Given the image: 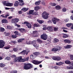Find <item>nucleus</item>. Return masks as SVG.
Segmentation results:
<instances>
[{
  "label": "nucleus",
  "instance_id": "1",
  "mask_svg": "<svg viewBox=\"0 0 73 73\" xmlns=\"http://www.w3.org/2000/svg\"><path fill=\"white\" fill-rule=\"evenodd\" d=\"M24 65V68L25 70H28L32 68V65L30 63L25 64Z\"/></svg>",
  "mask_w": 73,
  "mask_h": 73
},
{
  "label": "nucleus",
  "instance_id": "2",
  "mask_svg": "<svg viewBox=\"0 0 73 73\" xmlns=\"http://www.w3.org/2000/svg\"><path fill=\"white\" fill-rule=\"evenodd\" d=\"M49 15V13H47L46 11H44L42 14V17L44 19H48Z\"/></svg>",
  "mask_w": 73,
  "mask_h": 73
},
{
  "label": "nucleus",
  "instance_id": "3",
  "mask_svg": "<svg viewBox=\"0 0 73 73\" xmlns=\"http://www.w3.org/2000/svg\"><path fill=\"white\" fill-rule=\"evenodd\" d=\"M23 59L22 58L21 56L17 57L15 58L14 62H22Z\"/></svg>",
  "mask_w": 73,
  "mask_h": 73
},
{
  "label": "nucleus",
  "instance_id": "4",
  "mask_svg": "<svg viewBox=\"0 0 73 73\" xmlns=\"http://www.w3.org/2000/svg\"><path fill=\"white\" fill-rule=\"evenodd\" d=\"M2 3L4 5H6L8 7H12L13 5V3H7V2L6 1H2Z\"/></svg>",
  "mask_w": 73,
  "mask_h": 73
},
{
  "label": "nucleus",
  "instance_id": "5",
  "mask_svg": "<svg viewBox=\"0 0 73 73\" xmlns=\"http://www.w3.org/2000/svg\"><path fill=\"white\" fill-rule=\"evenodd\" d=\"M41 38L43 39L44 40H46L48 38V35L44 33L40 36Z\"/></svg>",
  "mask_w": 73,
  "mask_h": 73
},
{
  "label": "nucleus",
  "instance_id": "6",
  "mask_svg": "<svg viewBox=\"0 0 73 73\" xmlns=\"http://www.w3.org/2000/svg\"><path fill=\"white\" fill-rule=\"evenodd\" d=\"M52 20L54 24H56V22L59 21L60 19L56 18V17H53L52 18Z\"/></svg>",
  "mask_w": 73,
  "mask_h": 73
},
{
  "label": "nucleus",
  "instance_id": "7",
  "mask_svg": "<svg viewBox=\"0 0 73 73\" xmlns=\"http://www.w3.org/2000/svg\"><path fill=\"white\" fill-rule=\"evenodd\" d=\"M5 42L3 40H0V48H2L4 46Z\"/></svg>",
  "mask_w": 73,
  "mask_h": 73
},
{
  "label": "nucleus",
  "instance_id": "8",
  "mask_svg": "<svg viewBox=\"0 0 73 73\" xmlns=\"http://www.w3.org/2000/svg\"><path fill=\"white\" fill-rule=\"evenodd\" d=\"M24 24H26V25L27 27L28 28L30 29L32 28V25L28 22L25 21Z\"/></svg>",
  "mask_w": 73,
  "mask_h": 73
},
{
  "label": "nucleus",
  "instance_id": "9",
  "mask_svg": "<svg viewBox=\"0 0 73 73\" xmlns=\"http://www.w3.org/2000/svg\"><path fill=\"white\" fill-rule=\"evenodd\" d=\"M54 60H56V61H60L61 60V57L58 56H54L52 58Z\"/></svg>",
  "mask_w": 73,
  "mask_h": 73
},
{
  "label": "nucleus",
  "instance_id": "10",
  "mask_svg": "<svg viewBox=\"0 0 73 73\" xmlns=\"http://www.w3.org/2000/svg\"><path fill=\"white\" fill-rule=\"evenodd\" d=\"M29 52L30 51L29 50H27H27H23L21 52V53L22 54H24V55H25V54H26V55H27Z\"/></svg>",
  "mask_w": 73,
  "mask_h": 73
},
{
  "label": "nucleus",
  "instance_id": "11",
  "mask_svg": "<svg viewBox=\"0 0 73 73\" xmlns=\"http://www.w3.org/2000/svg\"><path fill=\"white\" fill-rule=\"evenodd\" d=\"M33 41H34L33 43H32V45H33V46L35 47V48H38V47H39V45L38 44L37 45L36 44V40H35Z\"/></svg>",
  "mask_w": 73,
  "mask_h": 73
},
{
  "label": "nucleus",
  "instance_id": "12",
  "mask_svg": "<svg viewBox=\"0 0 73 73\" xmlns=\"http://www.w3.org/2000/svg\"><path fill=\"white\" fill-rule=\"evenodd\" d=\"M12 23H17L19 21V19L17 18H15V19H12Z\"/></svg>",
  "mask_w": 73,
  "mask_h": 73
},
{
  "label": "nucleus",
  "instance_id": "13",
  "mask_svg": "<svg viewBox=\"0 0 73 73\" xmlns=\"http://www.w3.org/2000/svg\"><path fill=\"white\" fill-rule=\"evenodd\" d=\"M33 63L35 64V65H38L40 63H41L42 62V61H37L36 60H34L32 62Z\"/></svg>",
  "mask_w": 73,
  "mask_h": 73
},
{
  "label": "nucleus",
  "instance_id": "14",
  "mask_svg": "<svg viewBox=\"0 0 73 73\" xmlns=\"http://www.w3.org/2000/svg\"><path fill=\"white\" fill-rule=\"evenodd\" d=\"M1 23L4 24H7L8 21L5 19H3L2 20Z\"/></svg>",
  "mask_w": 73,
  "mask_h": 73
},
{
  "label": "nucleus",
  "instance_id": "15",
  "mask_svg": "<svg viewBox=\"0 0 73 73\" xmlns=\"http://www.w3.org/2000/svg\"><path fill=\"white\" fill-rule=\"evenodd\" d=\"M47 29H48V31H49V32H53V28L50 27H48L47 28Z\"/></svg>",
  "mask_w": 73,
  "mask_h": 73
},
{
  "label": "nucleus",
  "instance_id": "16",
  "mask_svg": "<svg viewBox=\"0 0 73 73\" xmlns=\"http://www.w3.org/2000/svg\"><path fill=\"white\" fill-rule=\"evenodd\" d=\"M65 63L67 64H70L69 66H71V62L69 60H66L65 61Z\"/></svg>",
  "mask_w": 73,
  "mask_h": 73
},
{
  "label": "nucleus",
  "instance_id": "17",
  "mask_svg": "<svg viewBox=\"0 0 73 73\" xmlns=\"http://www.w3.org/2000/svg\"><path fill=\"white\" fill-rule=\"evenodd\" d=\"M41 3V1H38L35 2V5H39L40 4V3Z\"/></svg>",
  "mask_w": 73,
  "mask_h": 73
},
{
  "label": "nucleus",
  "instance_id": "18",
  "mask_svg": "<svg viewBox=\"0 0 73 73\" xmlns=\"http://www.w3.org/2000/svg\"><path fill=\"white\" fill-rule=\"evenodd\" d=\"M64 41L66 43H68V44H70L71 42V41L70 40L68 39L64 40Z\"/></svg>",
  "mask_w": 73,
  "mask_h": 73
},
{
  "label": "nucleus",
  "instance_id": "19",
  "mask_svg": "<svg viewBox=\"0 0 73 73\" xmlns=\"http://www.w3.org/2000/svg\"><path fill=\"white\" fill-rule=\"evenodd\" d=\"M62 35H63V38H66L67 37H69V35L68 34L63 33L62 34Z\"/></svg>",
  "mask_w": 73,
  "mask_h": 73
},
{
  "label": "nucleus",
  "instance_id": "20",
  "mask_svg": "<svg viewBox=\"0 0 73 73\" xmlns=\"http://www.w3.org/2000/svg\"><path fill=\"white\" fill-rule=\"evenodd\" d=\"M63 64H64V63L63 62H59L56 63V65H58V66H60V65H62Z\"/></svg>",
  "mask_w": 73,
  "mask_h": 73
},
{
  "label": "nucleus",
  "instance_id": "21",
  "mask_svg": "<svg viewBox=\"0 0 73 73\" xmlns=\"http://www.w3.org/2000/svg\"><path fill=\"white\" fill-rule=\"evenodd\" d=\"M37 33V31H34L33 32V35L34 36H36V35Z\"/></svg>",
  "mask_w": 73,
  "mask_h": 73
},
{
  "label": "nucleus",
  "instance_id": "22",
  "mask_svg": "<svg viewBox=\"0 0 73 73\" xmlns=\"http://www.w3.org/2000/svg\"><path fill=\"white\" fill-rule=\"evenodd\" d=\"M34 41H27L26 42V44H28V45H30V44H33V43H34Z\"/></svg>",
  "mask_w": 73,
  "mask_h": 73
},
{
  "label": "nucleus",
  "instance_id": "23",
  "mask_svg": "<svg viewBox=\"0 0 73 73\" xmlns=\"http://www.w3.org/2000/svg\"><path fill=\"white\" fill-rule=\"evenodd\" d=\"M28 9H29L28 8H25L22 9L21 10V11H23L24 12H26V11H28Z\"/></svg>",
  "mask_w": 73,
  "mask_h": 73
},
{
  "label": "nucleus",
  "instance_id": "24",
  "mask_svg": "<svg viewBox=\"0 0 73 73\" xmlns=\"http://www.w3.org/2000/svg\"><path fill=\"white\" fill-rule=\"evenodd\" d=\"M55 8L57 10H60L61 9V7L59 5H56L55 7Z\"/></svg>",
  "mask_w": 73,
  "mask_h": 73
},
{
  "label": "nucleus",
  "instance_id": "25",
  "mask_svg": "<svg viewBox=\"0 0 73 73\" xmlns=\"http://www.w3.org/2000/svg\"><path fill=\"white\" fill-rule=\"evenodd\" d=\"M23 60L22 62H25V61H28L29 60V57H27L26 58H25L24 59H22Z\"/></svg>",
  "mask_w": 73,
  "mask_h": 73
},
{
  "label": "nucleus",
  "instance_id": "26",
  "mask_svg": "<svg viewBox=\"0 0 73 73\" xmlns=\"http://www.w3.org/2000/svg\"><path fill=\"white\" fill-rule=\"evenodd\" d=\"M71 47H72V45H67L66 47H65V48L66 49H70Z\"/></svg>",
  "mask_w": 73,
  "mask_h": 73
},
{
  "label": "nucleus",
  "instance_id": "27",
  "mask_svg": "<svg viewBox=\"0 0 73 73\" xmlns=\"http://www.w3.org/2000/svg\"><path fill=\"white\" fill-rule=\"evenodd\" d=\"M34 12V10H31L29 11V15H34V13H33V12Z\"/></svg>",
  "mask_w": 73,
  "mask_h": 73
},
{
  "label": "nucleus",
  "instance_id": "28",
  "mask_svg": "<svg viewBox=\"0 0 73 73\" xmlns=\"http://www.w3.org/2000/svg\"><path fill=\"white\" fill-rule=\"evenodd\" d=\"M34 54L35 56H39V55H40V53L38 52H34Z\"/></svg>",
  "mask_w": 73,
  "mask_h": 73
},
{
  "label": "nucleus",
  "instance_id": "29",
  "mask_svg": "<svg viewBox=\"0 0 73 73\" xmlns=\"http://www.w3.org/2000/svg\"><path fill=\"white\" fill-rule=\"evenodd\" d=\"M17 29L18 30H19L21 32H23V31H25V29L23 28H21L20 29Z\"/></svg>",
  "mask_w": 73,
  "mask_h": 73
},
{
  "label": "nucleus",
  "instance_id": "30",
  "mask_svg": "<svg viewBox=\"0 0 73 73\" xmlns=\"http://www.w3.org/2000/svg\"><path fill=\"white\" fill-rule=\"evenodd\" d=\"M37 21L40 24H42V23H43L44 22L43 20H37Z\"/></svg>",
  "mask_w": 73,
  "mask_h": 73
},
{
  "label": "nucleus",
  "instance_id": "31",
  "mask_svg": "<svg viewBox=\"0 0 73 73\" xmlns=\"http://www.w3.org/2000/svg\"><path fill=\"white\" fill-rule=\"evenodd\" d=\"M18 4H19V1H17L15 2L14 5L15 6V7H17V6L18 5Z\"/></svg>",
  "mask_w": 73,
  "mask_h": 73
},
{
  "label": "nucleus",
  "instance_id": "32",
  "mask_svg": "<svg viewBox=\"0 0 73 73\" xmlns=\"http://www.w3.org/2000/svg\"><path fill=\"white\" fill-rule=\"evenodd\" d=\"M37 42L39 43L40 44H41L42 43V41L40 39H38L37 40Z\"/></svg>",
  "mask_w": 73,
  "mask_h": 73
},
{
  "label": "nucleus",
  "instance_id": "33",
  "mask_svg": "<svg viewBox=\"0 0 73 73\" xmlns=\"http://www.w3.org/2000/svg\"><path fill=\"white\" fill-rule=\"evenodd\" d=\"M56 49L58 50H60V49H62V47L59 46H57L56 47Z\"/></svg>",
  "mask_w": 73,
  "mask_h": 73
},
{
  "label": "nucleus",
  "instance_id": "34",
  "mask_svg": "<svg viewBox=\"0 0 73 73\" xmlns=\"http://www.w3.org/2000/svg\"><path fill=\"white\" fill-rule=\"evenodd\" d=\"M5 66V65L3 63H0V67L1 68H3Z\"/></svg>",
  "mask_w": 73,
  "mask_h": 73
},
{
  "label": "nucleus",
  "instance_id": "35",
  "mask_svg": "<svg viewBox=\"0 0 73 73\" xmlns=\"http://www.w3.org/2000/svg\"><path fill=\"white\" fill-rule=\"evenodd\" d=\"M57 48H53L52 50V52H53V51H55V52H56V51H57Z\"/></svg>",
  "mask_w": 73,
  "mask_h": 73
},
{
  "label": "nucleus",
  "instance_id": "36",
  "mask_svg": "<svg viewBox=\"0 0 73 73\" xmlns=\"http://www.w3.org/2000/svg\"><path fill=\"white\" fill-rule=\"evenodd\" d=\"M23 40H24V39L21 38V39H19L18 40V42H22V41H23Z\"/></svg>",
  "mask_w": 73,
  "mask_h": 73
},
{
  "label": "nucleus",
  "instance_id": "37",
  "mask_svg": "<svg viewBox=\"0 0 73 73\" xmlns=\"http://www.w3.org/2000/svg\"><path fill=\"white\" fill-rule=\"evenodd\" d=\"M14 33L15 34V35L16 36H17V35H19V32L17 31H15L14 32Z\"/></svg>",
  "mask_w": 73,
  "mask_h": 73
},
{
  "label": "nucleus",
  "instance_id": "38",
  "mask_svg": "<svg viewBox=\"0 0 73 73\" xmlns=\"http://www.w3.org/2000/svg\"><path fill=\"white\" fill-rule=\"evenodd\" d=\"M19 5H21V6H23L24 4V3L23 2H19Z\"/></svg>",
  "mask_w": 73,
  "mask_h": 73
},
{
  "label": "nucleus",
  "instance_id": "39",
  "mask_svg": "<svg viewBox=\"0 0 73 73\" xmlns=\"http://www.w3.org/2000/svg\"><path fill=\"white\" fill-rule=\"evenodd\" d=\"M34 26L35 27H38L40 26V25H39V24H38L37 23V24H35L34 25Z\"/></svg>",
  "mask_w": 73,
  "mask_h": 73
},
{
  "label": "nucleus",
  "instance_id": "40",
  "mask_svg": "<svg viewBox=\"0 0 73 73\" xmlns=\"http://www.w3.org/2000/svg\"><path fill=\"white\" fill-rule=\"evenodd\" d=\"M4 31H5V29L3 27H1V32H4Z\"/></svg>",
  "mask_w": 73,
  "mask_h": 73
},
{
  "label": "nucleus",
  "instance_id": "41",
  "mask_svg": "<svg viewBox=\"0 0 73 73\" xmlns=\"http://www.w3.org/2000/svg\"><path fill=\"white\" fill-rule=\"evenodd\" d=\"M4 33L6 36H9V33H7L6 32H4Z\"/></svg>",
  "mask_w": 73,
  "mask_h": 73
},
{
  "label": "nucleus",
  "instance_id": "42",
  "mask_svg": "<svg viewBox=\"0 0 73 73\" xmlns=\"http://www.w3.org/2000/svg\"><path fill=\"white\" fill-rule=\"evenodd\" d=\"M72 25V23H68L66 24V26L68 27H69L70 26H71Z\"/></svg>",
  "mask_w": 73,
  "mask_h": 73
},
{
  "label": "nucleus",
  "instance_id": "43",
  "mask_svg": "<svg viewBox=\"0 0 73 73\" xmlns=\"http://www.w3.org/2000/svg\"><path fill=\"white\" fill-rule=\"evenodd\" d=\"M39 9V7L37 6L35 8V11H38Z\"/></svg>",
  "mask_w": 73,
  "mask_h": 73
},
{
  "label": "nucleus",
  "instance_id": "44",
  "mask_svg": "<svg viewBox=\"0 0 73 73\" xmlns=\"http://www.w3.org/2000/svg\"><path fill=\"white\" fill-rule=\"evenodd\" d=\"M11 42H12V43H13V44H15L17 43V42L15 40H12L11 41Z\"/></svg>",
  "mask_w": 73,
  "mask_h": 73
},
{
  "label": "nucleus",
  "instance_id": "45",
  "mask_svg": "<svg viewBox=\"0 0 73 73\" xmlns=\"http://www.w3.org/2000/svg\"><path fill=\"white\" fill-rule=\"evenodd\" d=\"M62 11L63 12H65L66 11V9L65 8H64L62 9Z\"/></svg>",
  "mask_w": 73,
  "mask_h": 73
},
{
  "label": "nucleus",
  "instance_id": "46",
  "mask_svg": "<svg viewBox=\"0 0 73 73\" xmlns=\"http://www.w3.org/2000/svg\"><path fill=\"white\" fill-rule=\"evenodd\" d=\"M70 57L71 60H73V55H70Z\"/></svg>",
  "mask_w": 73,
  "mask_h": 73
},
{
  "label": "nucleus",
  "instance_id": "47",
  "mask_svg": "<svg viewBox=\"0 0 73 73\" xmlns=\"http://www.w3.org/2000/svg\"><path fill=\"white\" fill-rule=\"evenodd\" d=\"M59 41V40H58V39L56 38H55L54 39V42H58Z\"/></svg>",
  "mask_w": 73,
  "mask_h": 73
},
{
  "label": "nucleus",
  "instance_id": "48",
  "mask_svg": "<svg viewBox=\"0 0 73 73\" xmlns=\"http://www.w3.org/2000/svg\"><path fill=\"white\" fill-rule=\"evenodd\" d=\"M13 50L14 52H17V51L18 50V49H17V48H13Z\"/></svg>",
  "mask_w": 73,
  "mask_h": 73
},
{
  "label": "nucleus",
  "instance_id": "49",
  "mask_svg": "<svg viewBox=\"0 0 73 73\" xmlns=\"http://www.w3.org/2000/svg\"><path fill=\"white\" fill-rule=\"evenodd\" d=\"M51 5L53 7H54L56 5V4L55 3H51Z\"/></svg>",
  "mask_w": 73,
  "mask_h": 73
},
{
  "label": "nucleus",
  "instance_id": "50",
  "mask_svg": "<svg viewBox=\"0 0 73 73\" xmlns=\"http://www.w3.org/2000/svg\"><path fill=\"white\" fill-rule=\"evenodd\" d=\"M54 31H58V27H54Z\"/></svg>",
  "mask_w": 73,
  "mask_h": 73
},
{
  "label": "nucleus",
  "instance_id": "51",
  "mask_svg": "<svg viewBox=\"0 0 73 73\" xmlns=\"http://www.w3.org/2000/svg\"><path fill=\"white\" fill-rule=\"evenodd\" d=\"M5 60H11V58L9 57H7L5 58Z\"/></svg>",
  "mask_w": 73,
  "mask_h": 73
},
{
  "label": "nucleus",
  "instance_id": "52",
  "mask_svg": "<svg viewBox=\"0 0 73 73\" xmlns=\"http://www.w3.org/2000/svg\"><path fill=\"white\" fill-rule=\"evenodd\" d=\"M7 28L8 29H11L12 28L11 27L9 26H7Z\"/></svg>",
  "mask_w": 73,
  "mask_h": 73
},
{
  "label": "nucleus",
  "instance_id": "53",
  "mask_svg": "<svg viewBox=\"0 0 73 73\" xmlns=\"http://www.w3.org/2000/svg\"><path fill=\"white\" fill-rule=\"evenodd\" d=\"M10 9H11V11L12 12H13L14 11V10L15 9V8L13 7H12L10 8Z\"/></svg>",
  "mask_w": 73,
  "mask_h": 73
},
{
  "label": "nucleus",
  "instance_id": "54",
  "mask_svg": "<svg viewBox=\"0 0 73 73\" xmlns=\"http://www.w3.org/2000/svg\"><path fill=\"white\" fill-rule=\"evenodd\" d=\"M12 37L13 38H16V37H17V36L15 35H12Z\"/></svg>",
  "mask_w": 73,
  "mask_h": 73
},
{
  "label": "nucleus",
  "instance_id": "55",
  "mask_svg": "<svg viewBox=\"0 0 73 73\" xmlns=\"http://www.w3.org/2000/svg\"><path fill=\"white\" fill-rule=\"evenodd\" d=\"M10 48V47L9 46H7L4 48V49H9Z\"/></svg>",
  "mask_w": 73,
  "mask_h": 73
},
{
  "label": "nucleus",
  "instance_id": "56",
  "mask_svg": "<svg viewBox=\"0 0 73 73\" xmlns=\"http://www.w3.org/2000/svg\"><path fill=\"white\" fill-rule=\"evenodd\" d=\"M45 3H46V2L45 1H43L42 3V4L44 5H45Z\"/></svg>",
  "mask_w": 73,
  "mask_h": 73
},
{
  "label": "nucleus",
  "instance_id": "57",
  "mask_svg": "<svg viewBox=\"0 0 73 73\" xmlns=\"http://www.w3.org/2000/svg\"><path fill=\"white\" fill-rule=\"evenodd\" d=\"M54 68L55 69H58V68H59V67L57 66H54Z\"/></svg>",
  "mask_w": 73,
  "mask_h": 73
},
{
  "label": "nucleus",
  "instance_id": "58",
  "mask_svg": "<svg viewBox=\"0 0 73 73\" xmlns=\"http://www.w3.org/2000/svg\"><path fill=\"white\" fill-rule=\"evenodd\" d=\"M22 13H23V12L22 11H19L18 12V13H19V14H22Z\"/></svg>",
  "mask_w": 73,
  "mask_h": 73
},
{
  "label": "nucleus",
  "instance_id": "59",
  "mask_svg": "<svg viewBox=\"0 0 73 73\" xmlns=\"http://www.w3.org/2000/svg\"><path fill=\"white\" fill-rule=\"evenodd\" d=\"M70 66H67L66 68L67 69H71V68L70 67Z\"/></svg>",
  "mask_w": 73,
  "mask_h": 73
},
{
  "label": "nucleus",
  "instance_id": "60",
  "mask_svg": "<svg viewBox=\"0 0 73 73\" xmlns=\"http://www.w3.org/2000/svg\"><path fill=\"white\" fill-rule=\"evenodd\" d=\"M66 22H68L69 21V19H66L65 20Z\"/></svg>",
  "mask_w": 73,
  "mask_h": 73
},
{
  "label": "nucleus",
  "instance_id": "61",
  "mask_svg": "<svg viewBox=\"0 0 73 73\" xmlns=\"http://www.w3.org/2000/svg\"><path fill=\"white\" fill-rule=\"evenodd\" d=\"M61 29H68V28H67L66 27H62Z\"/></svg>",
  "mask_w": 73,
  "mask_h": 73
},
{
  "label": "nucleus",
  "instance_id": "62",
  "mask_svg": "<svg viewBox=\"0 0 73 73\" xmlns=\"http://www.w3.org/2000/svg\"><path fill=\"white\" fill-rule=\"evenodd\" d=\"M13 73H17V71L16 70H15L13 71Z\"/></svg>",
  "mask_w": 73,
  "mask_h": 73
},
{
  "label": "nucleus",
  "instance_id": "63",
  "mask_svg": "<svg viewBox=\"0 0 73 73\" xmlns=\"http://www.w3.org/2000/svg\"><path fill=\"white\" fill-rule=\"evenodd\" d=\"M70 19H72V20H73V16L72 15L70 17Z\"/></svg>",
  "mask_w": 73,
  "mask_h": 73
},
{
  "label": "nucleus",
  "instance_id": "64",
  "mask_svg": "<svg viewBox=\"0 0 73 73\" xmlns=\"http://www.w3.org/2000/svg\"><path fill=\"white\" fill-rule=\"evenodd\" d=\"M71 67V69H73V64H72V65L71 66H70Z\"/></svg>",
  "mask_w": 73,
  "mask_h": 73
}]
</instances>
